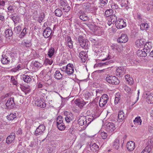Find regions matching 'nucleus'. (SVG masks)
Masks as SVG:
<instances>
[{"instance_id": "obj_1", "label": "nucleus", "mask_w": 153, "mask_h": 153, "mask_svg": "<svg viewBox=\"0 0 153 153\" xmlns=\"http://www.w3.org/2000/svg\"><path fill=\"white\" fill-rule=\"evenodd\" d=\"M152 47L151 42H149L145 45L143 51L140 50L137 51V55L138 56L143 57L146 56H147V53L150 52Z\"/></svg>"}, {"instance_id": "obj_2", "label": "nucleus", "mask_w": 153, "mask_h": 153, "mask_svg": "<svg viewBox=\"0 0 153 153\" xmlns=\"http://www.w3.org/2000/svg\"><path fill=\"white\" fill-rule=\"evenodd\" d=\"M78 41L80 46L85 49H88L90 47V43L87 39L85 38L81 35L79 36L78 37Z\"/></svg>"}, {"instance_id": "obj_3", "label": "nucleus", "mask_w": 153, "mask_h": 153, "mask_svg": "<svg viewBox=\"0 0 153 153\" xmlns=\"http://www.w3.org/2000/svg\"><path fill=\"white\" fill-rule=\"evenodd\" d=\"M59 4L60 7L64 12H68L71 9L69 4L66 0H60Z\"/></svg>"}, {"instance_id": "obj_4", "label": "nucleus", "mask_w": 153, "mask_h": 153, "mask_svg": "<svg viewBox=\"0 0 153 153\" xmlns=\"http://www.w3.org/2000/svg\"><path fill=\"white\" fill-rule=\"evenodd\" d=\"M105 80L108 82L112 85H117L120 83L118 78L115 76L108 75L106 77Z\"/></svg>"}, {"instance_id": "obj_5", "label": "nucleus", "mask_w": 153, "mask_h": 153, "mask_svg": "<svg viewBox=\"0 0 153 153\" xmlns=\"http://www.w3.org/2000/svg\"><path fill=\"white\" fill-rule=\"evenodd\" d=\"M45 129V126L43 124H40L36 128L34 132V134L36 136L42 135Z\"/></svg>"}, {"instance_id": "obj_6", "label": "nucleus", "mask_w": 153, "mask_h": 153, "mask_svg": "<svg viewBox=\"0 0 153 153\" xmlns=\"http://www.w3.org/2000/svg\"><path fill=\"white\" fill-rule=\"evenodd\" d=\"M108 100V95L106 94H104L101 97L99 101V105L101 107H103L105 106Z\"/></svg>"}, {"instance_id": "obj_7", "label": "nucleus", "mask_w": 153, "mask_h": 153, "mask_svg": "<svg viewBox=\"0 0 153 153\" xmlns=\"http://www.w3.org/2000/svg\"><path fill=\"white\" fill-rule=\"evenodd\" d=\"M15 105L14 98L12 97L9 98L5 104L6 107L9 109H13L15 107Z\"/></svg>"}, {"instance_id": "obj_8", "label": "nucleus", "mask_w": 153, "mask_h": 153, "mask_svg": "<svg viewBox=\"0 0 153 153\" xmlns=\"http://www.w3.org/2000/svg\"><path fill=\"white\" fill-rule=\"evenodd\" d=\"M115 25L118 29H122L126 26V22L123 19H118Z\"/></svg>"}, {"instance_id": "obj_9", "label": "nucleus", "mask_w": 153, "mask_h": 153, "mask_svg": "<svg viewBox=\"0 0 153 153\" xmlns=\"http://www.w3.org/2000/svg\"><path fill=\"white\" fill-rule=\"evenodd\" d=\"M74 67L72 64L69 63L66 66L65 73L68 75H72L74 72Z\"/></svg>"}, {"instance_id": "obj_10", "label": "nucleus", "mask_w": 153, "mask_h": 153, "mask_svg": "<svg viewBox=\"0 0 153 153\" xmlns=\"http://www.w3.org/2000/svg\"><path fill=\"white\" fill-rule=\"evenodd\" d=\"M126 73V70L122 66H120L116 68V74L117 76H121Z\"/></svg>"}, {"instance_id": "obj_11", "label": "nucleus", "mask_w": 153, "mask_h": 153, "mask_svg": "<svg viewBox=\"0 0 153 153\" xmlns=\"http://www.w3.org/2000/svg\"><path fill=\"white\" fill-rule=\"evenodd\" d=\"M106 131L109 132H112L114 131L116 129L115 125L112 123L109 122L106 125Z\"/></svg>"}, {"instance_id": "obj_12", "label": "nucleus", "mask_w": 153, "mask_h": 153, "mask_svg": "<svg viewBox=\"0 0 153 153\" xmlns=\"http://www.w3.org/2000/svg\"><path fill=\"white\" fill-rule=\"evenodd\" d=\"M79 57L83 62H85L88 58L87 52L82 51L80 52L79 54Z\"/></svg>"}, {"instance_id": "obj_13", "label": "nucleus", "mask_w": 153, "mask_h": 153, "mask_svg": "<svg viewBox=\"0 0 153 153\" xmlns=\"http://www.w3.org/2000/svg\"><path fill=\"white\" fill-rule=\"evenodd\" d=\"M148 42H146V40L144 39H140L137 40L135 42V45L138 48H140L144 46Z\"/></svg>"}, {"instance_id": "obj_14", "label": "nucleus", "mask_w": 153, "mask_h": 153, "mask_svg": "<svg viewBox=\"0 0 153 153\" xmlns=\"http://www.w3.org/2000/svg\"><path fill=\"white\" fill-rule=\"evenodd\" d=\"M35 104L36 105L39 106L41 108H44L46 106V104L44 100L35 99Z\"/></svg>"}, {"instance_id": "obj_15", "label": "nucleus", "mask_w": 153, "mask_h": 153, "mask_svg": "<svg viewBox=\"0 0 153 153\" xmlns=\"http://www.w3.org/2000/svg\"><path fill=\"white\" fill-rule=\"evenodd\" d=\"M74 127V126L72 125L68 131V133L71 137L72 139H76V136L75 134V129Z\"/></svg>"}, {"instance_id": "obj_16", "label": "nucleus", "mask_w": 153, "mask_h": 153, "mask_svg": "<svg viewBox=\"0 0 153 153\" xmlns=\"http://www.w3.org/2000/svg\"><path fill=\"white\" fill-rule=\"evenodd\" d=\"M128 40V38L126 34H122L121 36L117 39V42L120 43H125Z\"/></svg>"}, {"instance_id": "obj_17", "label": "nucleus", "mask_w": 153, "mask_h": 153, "mask_svg": "<svg viewBox=\"0 0 153 153\" xmlns=\"http://www.w3.org/2000/svg\"><path fill=\"white\" fill-rule=\"evenodd\" d=\"M52 30L51 28L48 27L44 30L43 32V36L45 38H48L49 37H51Z\"/></svg>"}, {"instance_id": "obj_18", "label": "nucleus", "mask_w": 153, "mask_h": 153, "mask_svg": "<svg viewBox=\"0 0 153 153\" xmlns=\"http://www.w3.org/2000/svg\"><path fill=\"white\" fill-rule=\"evenodd\" d=\"M15 138V134L14 133H11L10 134L7 138L6 143L8 144H10L14 140Z\"/></svg>"}, {"instance_id": "obj_19", "label": "nucleus", "mask_w": 153, "mask_h": 153, "mask_svg": "<svg viewBox=\"0 0 153 153\" xmlns=\"http://www.w3.org/2000/svg\"><path fill=\"white\" fill-rule=\"evenodd\" d=\"M125 113L123 111H119L118 115V120L119 122H123L126 119Z\"/></svg>"}, {"instance_id": "obj_20", "label": "nucleus", "mask_w": 153, "mask_h": 153, "mask_svg": "<svg viewBox=\"0 0 153 153\" xmlns=\"http://www.w3.org/2000/svg\"><path fill=\"white\" fill-rule=\"evenodd\" d=\"M126 146L129 151H132L135 148V143L132 141H130L127 143Z\"/></svg>"}, {"instance_id": "obj_21", "label": "nucleus", "mask_w": 153, "mask_h": 153, "mask_svg": "<svg viewBox=\"0 0 153 153\" xmlns=\"http://www.w3.org/2000/svg\"><path fill=\"white\" fill-rule=\"evenodd\" d=\"M10 61V59L9 58L5 55L2 56V58L1 59V62L3 64H8Z\"/></svg>"}, {"instance_id": "obj_22", "label": "nucleus", "mask_w": 153, "mask_h": 153, "mask_svg": "<svg viewBox=\"0 0 153 153\" xmlns=\"http://www.w3.org/2000/svg\"><path fill=\"white\" fill-rule=\"evenodd\" d=\"M75 103L80 108L83 107L86 104V103L83 100L80 99H76L75 101Z\"/></svg>"}, {"instance_id": "obj_23", "label": "nucleus", "mask_w": 153, "mask_h": 153, "mask_svg": "<svg viewBox=\"0 0 153 153\" xmlns=\"http://www.w3.org/2000/svg\"><path fill=\"white\" fill-rule=\"evenodd\" d=\"M147 96L146 98V101L149 103H153V93L146 94Z\"/></svg>"}, {"instance_id": "obj_24", "label": "nucleus", "mask_w": 153, "mask_h": 153, "mask_svg": "<svg viewBox=\"0 0 153 153\" xmlns=\"http://www.w3.org/2000/svg\"><path fill=\"white\" fill-rule=\"evenodd\" d=\"M144 8L145 10L149 11L150 10H153V1L150 2V4H145Z\"/></svg>"}, {"instance_id": "obj_25", "label": "nucleus", "mask_w": 153, "mask_h": 153, "mask_svg": "<svg viewBox=\"0 0 153 153\" xmlns=\"http://www.w3.org/2000/svg\"><path fill=\"white\" fill-rule=\"evenodd\" d=\"M113 146L114 148L116 150H118L120 146V140L118 138H117L113 142Z\"/></svg>"}, {"instance_id": "obj_26", "label": "nucleus", "mask_w": 153, "mask_h": 153, "mask_svg": "<svg viewBox=\"0 0 153 153\" xmlns=\"http://www.w3.org/2000/svg\"><path fill=\"white\" fill-rule=\"evenodd\" d=\"M54 77L57 79H62L63 75L58 70L56 71L54 74Z\"/></svg>"}, {"instance_id": "obj_27", "label": "nucleus", "mask_w": 153, "mask_h": 153, "mask_svg": "<svg viewBox=\"0 0 153 153\" xmlns=\"http://www.w3.org/2000/svg\"><path fill=\"white\" fill-rule=\"evenodd\" d=\"M22 79L25 82L27 83H29L32 80L31 76L27 74H24L22 76Z\"/></svg>"}, {"instance_id": "obj_28", "label": "nucleus", "mask_w": 153, "mask_h": 153, "mask_svg": "<svg viewBox=\"0 0 153 153\" xmlns=\"http://www.w3.org/2000/svg\"><path fill=\"white\" fill-rule=\"evenodd\" d=\"M79 13L81 14L79 16V18L83 21H86L88 20V17L85 13H82V10H80Z\"/></svg>"}, {"instance_id": "obj_29", "label": "nucleus", "mask_w": 153, "mask_h": 153, "mask_svg": "<svg viewBox=\"0 0 153 153\" xmlns=\"http://www.w3.org/2000/svg\"><path fill=\"white\" fill-rule=\"evenodd\" d=\"M55 52L54 48L52 47H51L49 48L48 53V55L49 57L50 58H51L54 55Z\"/></svg>"}, {"instance_id": "obj_30", "label": "nucleus", "mask_w": 153, "mask_h": 153, "mask_svg": "<svg viewBox=\"0 0 153 153\" xmlns=\"http://www.w3.org/2000/svg\"><path fill=\"white\" fill-rule=\"evenodd\" d=\"M86 120V117L84 116L81 117L78 120V122L79 125L82 126L85 125V122Z\"/></svg>"}, {"instance_id": "obj_31", "label": "nucleus", "mask_w": 153, "mask_h": 153, "mask_svg": "<svg viewBox=\"0 0 153 153\" xmlns=\"http://www.w3.org/2000/svg\"><path fill=\"white\" fill-rule=\"evenodd\" d=\"M125 78L126 81L130 84H132L133 83V80L129 75L127 74L125 76Z\"/></svg>"}, {"instance_id": "obj_32", "label": "nucleus", "mask_w": 153, "mask_h": 153, "mask_svg": "<svg viewBox=\"0 0 153 153\" xmlns=\"http://www.w3.org/2000/svg\"><path fill=\"white\" fill-rule=\"evenodd\" d=\"M16 117V113H10L9 115H8L7 118L9 120H14Z\"/></svg>"}, {"instance_id": "obj_33", "label": "nucleus", "mask_w": 153, "mask_h": 153, "mask_svg": "<svg viewBox=\"0 0 153 153\" xmlns=\"http://www.w3.org/2000/svg\"><path fill=\"white\" fill-rule=\"evenodd\" d=\"M91 149L93 152H96L99 149V147L96 143H94L93 144L90 145Z\"/></svg>"}, {"instance_id": "obj_34", "label": "nucleus", "mask_w": 153, "mask_h": 153, "mask_svg": "<svg viewBox=\"0 0 153 153\" xmlns=\"http://www.w3.org/2000/svg\"><path fill=\"white\" fill-rule=\"evenodd\" d=\"M45 18V15L43 12L40 13L39 15L37 21L39 23H41L43 22Z\"/></svg>"}, {"instance_id": "obj_35", "label": "nucleus", "mask_w": 153, "mask_h": 153, "mask_svg": "<svg viewBox=\"0 0 153 153\" xmlns=\"http://www.w3.org/2000/svg\"><path fill=\"white\" fill-rule=\"evenodd\" d=\"M5 36L7 38H9L11 36L13 35V31L11 29H7L5 32Z\"/></svg>"}, {"instance_id": "obj_36", "label": "nucleus", "mask_w": 153, "mask_h": 153, "mask_svg": "<svg viewBox=\"0 0 153 153\" xmlns=\"http://www.w3.org/2000/svg\"><path fill=\"white\" fill-rule=\"evenodd\" d=\"M23 66L22 64H19L16 67L12 69V71L14 72H16L19 70H21L23 69Z\"/></svg>"}, {"instance_id": "obj_37", "label": "nucleus", "mask_w": 153, "mask_h": 153, "mask_svg": "<svg viewBox=\"0 0 153 153\" xmlns=\"http://www.w3.org/2000/svg\"><path fill=\"white\" fill-rule=\"evenodd\" d=\"M57 125L58 129L60 131H63L65 128V126L63 122L57 124Z\"/></svg>"}, {"instance_id": "obj_38", "label": "nucleus", "mask_w": 153, "mask_h": 153, "mask_svg": "<svg viewBox=\"0 0 153 153\" xmlns=\"http://www.w3.org/2000/svg\"><path fill=\"white\" fill-rule=\"evenodd\" d=\"M140 29L142 30H148L149 28V25L146 23H142L140 25Z\"/></svg>"}, {"instance_id": "obj_39", "label": "nucleus", "mask_w": 153, "mask_h": 153, "mask_svg": "<svg viewBox=\"0 0 153 153\" xmlns=\"http://www.w3.org/2000/svg\"><path fill=\"white\" fill-rule=\"evenodd\" d=\"M117 16L115 15H113L110 16L109 20H110V21H111V22L114 23H115L116 24L117 21Z\"/></svg>"}, {"instance_id": "obj_40", "label": "nucleus", "mask_w": 153, "mask_h": 153, "mask_svg": "<svg viewBox=\"0 0 153 153\" xmlns=\"http://www.w3.org/2000/svg\"><path fill=\"white\" fill-rule=\"evenodd\" d=\"M27 29L26 27H24L22 31L19 35V37L22 39L23 38L27 33Z\"/></svg>"}, {"instance_id": "obj_41", "label": "nucleus", "mask_w": 153, "mask_h": 153, "mask_svg": "<svg viewBox=\"0 0 153 153\" xmlns=\"http://www.w3.org/2000/svg\"><path fill=\"white\" fill-rule=\"evenodd\" d=\"M54 12L56 16L58 17H60L62 14V11L59 8L56 9Z\"/></svg>"}, {"instance_id": "obj_42", "label": "nucleus", "mask_w": 153, "mask_h": 153, "mask_svg": "<svg viewBox=\"0 0 153 153\" xmlns=\"http://www.w3.org/2000/svg\"><path fill=\"white\" fill-rule=\"evenodd\" d=\"M11 82L13 83L14 85H17L18 84V82L16 79V78L15 76H11Z\"/></svg>"}, {"instance_id": "obj_43", "label": "nucleus", "mask_w": 153, "mask_h": 153, "mask_svg": "<svg viewBox=\"0 0 153 153\" xmlns=\"http://www.w3.org/2000/svg\"><path fill=\"white\" fill-rule=\"evenodd\" d=\"M134 123H138L139 125H141L142 122V120L140 117H137L135 118V119L134 120Z\"/></svg>"}, {"instance_id": "obj_44", "label": "nucleus", "mask_w": 153, "mask_h": 153, "mask_svg": "<svg viewBox=\"0 0 153 153\" xmlns=\"http://www.w3.org/2000/svg\"><path fill=\"white\" fill-rule=\"evenodd\" d=\"M151 150V147L146 146L142 151L141 153H149Z\"/></svg>"}, {"instance_id": "obj_45", "label": "nucleus", "mask_w": 153, "mask_h": 153, "mask_svg": "<svg viewBox=\"0 0 153 153\" xmlns=\"http://www.w3.org/2000/svg\"><path fill=\"white\" fill-rule=\"evenodd\" d=\"M22 45L25 46L27 47H29L32 45V43L30 41H27L22 42Z\"/></svg>"}, {"instance_id": "obj_46", "label": "nucleus", "mask_w": 153, "mask_h": 153, "mask_svg": "<svg viewBox=\"0 0 153 153\" xmlns=\"http://www.w3.org/2000/svg\"><path fill=\"white\" fill-rule=\"evenodd\" d=\"M65 117H70L71 119H73V117L72 114L68 111H65L64 113Z\"/></svg>"}, {"instance_id": "obj_47", "label": "nucleus", "mask_w": 153, "mask_h": 153, "mask_svg": "<svg viewBox=\"0 0 153 153\" xmlns=\"http://www.w3.org/2000/svg\"><path fill=\"white\" fill-rule=\"evenodd\" d=\"M21 30V26L20 25H18L16 27H15L14 28V31L15 33H16L18 34Z\"/></svg>"}, {"instance_id": "obj_48", "label": "nucleus", "mask_w": 153, "mask_h": 153, "mask_svg": "<svg viewBox=\"0 0 153 153\" xmlns=\"http://www.w3.org/2000/svg\"><path fill=\"white\" fill-rule=\"evenodd\" d=\"M112 10L111 9L106 10L105 13V15L106 16H111L112 15Z\"/></svg>"}, {"instance_id": "obj_49", "label": "nucleus", "mask_w": 153, "mask_h": 153, "mask_svg": "<svg viewBox=\"0 0 153 153\" xmlns=\"http://www.w3.org/2000/svg\"><path fill=\"white\" fill-rule=\"evenodd\" d=\"M56 124L63 122L62 117L61 116H58L56 120Z\"/></svg>"}, {"instance_id": "obj_50", "label": "nucleus", "mask_w": 153, "mask_h": 153, "mask_svg": "<svg viewBox=\"0 0 153 153\" xmlns=\"http://www.w3.org/2000/svg\"><path fill=\"white\" fill-rule=\"evenodd\" d=\"M93 121V120L90 118H88L87 119L86 118V120L85 122V127H86L88 125L91 123V122Z\"/></svg>"}, {"instance_id": "obj_51", "label": "nucleus", "mask_w": 153, "mask_h": 153, "mask_svg": "<svg viewBox=\"0 0 153 153\" xmlns=\"http://www.w3.org/2000/svg\"><path fill=\"white\" fill-rule=\"evenodd\" d=\"M148 145L147 146H150L152 147V146H153V138H151L149 140L148 142Z\"/></svg>"}, {"instance_id": "obj_52", "label": "nucleus", "mask_w": 153, "mask_h": 153, "mask_svg": "<svg viewBox=\"0 0 153 153\" xmlns=\"http://www.w3.org/2000/svg\"><path fill=\"white\" fill-rule=\"evenodd\" d=\"M100 135L102 138L103 139H106L108 136L107 134L104 131L101 132Z\"/></svg>"}, {"instance_id": "obj_53", "label": "nucleus", "mask_w": 153, "mask_h": 153, "mask_svg": "<svg viewBox=\"0 0 153 153\" xmlns=\"http://www.w3.org/2000/svg\"><path fill=\"white\" fill-rule=\"evenodd\" d=\"M34 65L37 68H41L42 66V64L38 61H35L34 63Z\"/></svg>"}, {"instance_id": "obj_54", "label": "nucleus", "mask_w": 153, "mask_h": 153, "mask_svg": "<svg viewBox=\"0 0 153 153\" xmlns=\"http://www.w3.org/2000/svg\"><path fill=\"white\" fill-rule=\"evenodd\" d=\"M111 6L112 9H117L119 8L118 6L114 3H113L111 4Z\"/></svg>"}, {"instance_id": "obj_55", "label": "nucleus", "mask_w": 153, "mask_h": 153, "mask_svg": "<svg viewBox=\"0 0 153 153\" xmlns=\"http://www.w3.org/2000/svg\"><path fill=\"white\" fill-rule=\"evenodd\" d=\"M5 4V1L3 0H0V8L4 9V7Z\"/></svg>"}, {"instance_id": "obj_56", "label": "nucleus", "mask_w": 153, "mask_h": 153, "mask_svg": "<svg viewBox=\"0 0 153 153\" xmlns=\"http://www.w3.org/2000/svg\"><path fill=\"white\" fill-rule=\"evenodd\" d=\"M54 148H53L52 147H48L47 150L49 153H51L53 152Z\"/></svg>"}, {"instance_id": "obj_57", "label": "nucleus", "mask_w": 153, "mask_h": 153, "mask_svg": "<svg viewBox=\"0 0 153 153\" xmlns=\"http://www.w3.org/2000/svg\"><path fill=\"white\" fill-rule=\"evenodd\" d=\"M89 40L92 43H94V45H95V43H96L97 42V39H94L92 37H90L89 39Z\"/></svg>"}, {"instance_id": "obj_58", "label": "nucleus", "mask_w": 153, "mask_h": 153, "mask_svg": "<svg viewBox=\"0 0 153 153\" xmlns=\"http://www.w3.org/2000/svg\"><path fill=\"white\" fill-rule=\"evenodd\" d=\"M125 91L128 93H130L131 91V89L128 87L125 86L124 88Z\"/></svg>"}, {"instance_id": "obj_59", "label": "nucleus", "mask_w": 153, "mask_h": 153, "mask_svg": "<svg viewBox=\"0 0 153 153\" xmlns=\"http://www.w3.org/2000/svg\"><path fill=\"white\" fill-rule=\"evenodd\" d=\"M110 61H109L108 62H101L98 63V65L101 66V65H108V64L110 63Z\"/></svg>"}, {"instance_id": "obj_60", "label": "nucleus", "mask_w": 153, "mask_h": 153, "mask_svg": "<svg viewBox=\"0 0 153 153\" xmlns=\"http://www.w3.org/2000/svg\"><path fill=\"white\" fill-rule=\"evenodd\" d=\"M70 48H72L73 47L72 41L67 42V45Z\"/></svg>"}, {"instance_id": "obj_61", "label": "nucleus", "mask_w": 153, "mask_h": 153, "mask_svg": "<svg viewBox=\"0 0 153 153\" xmlns=\"http://www.w3.org/2000/svg\"><path fill=\"white\" fill-rule=\"evenodd\" d=\"M100 3L103 4V5H106L108 2V0H100Z\"/></svg>"}, {"instance_id": "obj_62", "label": "nucleus", "mask_w": 153, "mask_h": 153, "mask_svg": "<svg viewBox=\"0 0 153 153\" xmlns=\"http://www.w3.org/2000/svg\"><path fill=\"white\" fill-rule=\"evenodd\" d=\"M93 49L94 52L97 53L100 52V49H99V48H97V47H94Z\"/></svg>"}, {"instance_id": "obj_63", "label": "nucleus", "mask_w": 153, "mask_h": 153, "mask_svg": "<svg viewBox=\"0 0 153 153\" xmlns=\"http://www.w3.org/2000/svg\"><path fill=\"white\" fill-rule=\"evenodd\" d=\"M92 95L91 93H88L87 94H85V98L88 99V98L90 97Z\"/></svg>"}, {"instance_id": "obj_64", "label": "nucleus", "mask_w": 153, "mask_h": 153, "mask_svg": "<svg viewBox=\"0 0 153 153\" xmlns=\"http://www.w3.org/2000/svg\"><path fill=\"white\" fill-rule=\"evenodd\" d=\"M120 99L119 97H116L114 100V104L115 105L117 104Z\"/></svg>"}]
</instances>
